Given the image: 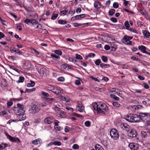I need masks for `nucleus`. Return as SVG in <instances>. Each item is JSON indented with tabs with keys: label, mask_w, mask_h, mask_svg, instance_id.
<instances>
[{
	"label": "nucleus",
	"mask_w": 150,
	"mask_h": 150,
	"mask_svg": "<svg viewBox=\"0 0 150 150\" xmlns=\"http://www.w3.org/2000/svg\"><path fill=\"white\" fill-rule=\"evenodd\" d=\"M123 10L125 11L126 12H127V13H130L131 14H134V12H132V11H129V10L127 9H126V8H124L123 9Z\"/></svg>",
	"instance_id": "0e129e2a"
},
{
	"label": "nucleus",
	"mask_w": 150,
	"mask_h": 150,
	"mask_svg": "<svg viewBox=\"0 0 150 150\" xmlns=\"http://www.w3.org/2000/svg\"><path fill=\"white\" fill-rule=\"evenodd\" d=\"M125 26L126 27V29H128L129 27V25L128 21H126L124 23Z\"/></svg>",
	"instance_id": "c03bdc74"
},
{
	"label": "nucleus",
	"mask_w": 150,
	"mask_h": 150,
	"mask_svg": "<svg viewBox=\"0 0 150 150\" xmlns=\"http://www.w3.org/2000/svg\"><path fill=\"white\" fill-rule=\"evenodd\" d=\"M59 115V116L62 118H64L66 116L65 112L63 111H60L59 112H57Z\"/></svg>",
	"instance_id": "4468645a"
},
{
	"label": "nucleus",
	"mask_w": 150,
	"mask_h": 150,
	"mask_svg": "<svg viewBox=\"0 0 150 150\" xmlns=\"http://www.w3.org/2000/svg\"><path fill=\"white\" fill-rule=\"evenodd\" d=\"M140 120L144 122L147 119H150V115L146 113L140 112L139 115Z\"/></svg>",
	"instance_id": "f03ea898"
},
{
	"label": "nucleus",
	"mask_w": 150,
	"mask_h": 150,
	"mask_svg": "<svg viewBox=\"0 0 150 150\" xmlns=\"http://www.w3.org/2000/svg\"><path fill=\"white\" fill-rule=\"evenodd\" d=\"M110 96L111 98L115 100H118L119 99V98L115 96L114 94H110Z\"/></svg>",
	"instance_id": "f704fd0d"
},
{
	"label": "nucleus",
	"mask_w": 150,
	"mask_h": 150,
	"mask_svg": "<svg viewBox=\"0 0 150 150\" xmlns=\"http://www.w3.org/2000/svg\"><path fill=\"white\" fill-rule=\"evenodd\" d=\"M13 103L11 101H8V102L7 103V107L8 108L10 107L12 105Z\"/></svg>",
	"instance_id": "4d7b16f0"
},
{
	"label": "nucleus",
	"mask_w": 150,
	"mask_h": 150,
	"mask_svg": "<svg viewBox=\"0 0 150 150\" xmlns=\"http://www.w3.org/2000/svg\"><path fill=\"white\" fill-rule=\"evenodd\" d=\"M58 16V14L57 13L53 14L51 18V19L53 20H54L56 19Z\"/></svg>",
	"instance_id": "a18cd8bd"
},
{
	"label": "nucleus",
	"mask_w": 150,
	"mask_h": 150,
	"mask_svg": "<svg viewBox=\"0 0 150 150\" xmlns=\"http://www.w3.org/2000/svg\"><path fill=\"white\" fill-rule=\"evenodd\" d=\"M142 33L144 36L146 38H149L150 36V33L148 31L143 30L142 31Z\"/></svg>",
	"instance_id": "dca6fc26"
},
{
	"label": "nucleus",
	"mask_w": 150,
	"mask_h": 150,
	"mask_svg": "<svg viewBox=\"0 0 150 150\" xmlns=\"http://www.w3.org/2000/svg\"><path fill=\"white\" fill-rule=\"evenodd\" d=\"M145 126L146 128L148 130H150V121H146V122L145 125Z\"/></svg>",
	"instance_id": "5701e85b"
},
{
	"label": "nucleus",
	"mask_w": 150,
	"mask_h": 150,
	"mask_svg": "<svg viewBox=\"0 0 150 150\" xmlns=\"http://www.w3.org/2000/svg\"><path fill=\"white\" fill-rule=\"evenodd\" d=\"M38 143H40V141L39 139H35L32 142V143L35 145H37Z\"/></svg>",
	"instance_id": "473e14b6"
},
{
	"label": "nucleus",
	"mask_w": 150,
	"mask_h": 150,
	"mask_svg": "<svg viewBox=\"0 0 150 150\" xmlns=\"http://www.w3.org/2000/svg\"><path fill=\"white\" fill-rule=\"evenodd\" d=\"M54 53L56 54H58L59 55H60L62 54V52L60 50H57L54 51Z\"/></svg>",
	"instance_id": "58836bf2"
},
{
	"label": "nucleus",
	"mask_w": 150,
	"mask_h": 150,
	"mask_svg": "<svg viewBox=\"0 0 150 150\" xmlns=\"http://www.w3.org/2000/svg\"><path fill=\"white\" fill-rule=\"evenodd\" d=\"M116 90H117L115 88H111L109 89L108 91L110 93L113 92H116V93H117V91H116Z\"/></svg>",
	"instance_id": "4c0bfd02"
},
{
	"label": "nucleus",
	"mask_w": 150,
	"mask_h": 150,
	"mask_svg": "<svg viewBox=\"0 0 150 150\" xmlns=\"http://www.w3.org/2000/svg\"><path fill=\"white\" fill-rule=\"evenodd\" d=\"M123 1L124 2V4L125 5V6H128V4H129V1L125 0H123Z\"/></svg>",
	"instance_id": "69168bd1"
},
{
	"label": "nucleus",
	"mask_w": 150,
	"mask_h": 150,
	"mask_svg": "<svg viewBox=\"0 0 150 150\" xmlns=\"http://www.w3.org/2000/svg\"><path fill=\"white\" fill-rule=\"evenodd\" d=\"M131 59H133L134 60H136L137 61H139L140 62H141L140 61V60L139 59L136 58L135 57L133 56L131 57Z\"/></svg>",
	"instance_id": "603ef678"
},
{
	"label": "nucleus",
	"mask_w": 150,
	"mask_h": 150,
	"mask_svg": "<svg viewBox=\"0 0 150 150\" xmlns=\"http://www.w3.org/2000/svg\"><path fill=\"white\" fill-rule=\"evenodd\" d=\"M64 80V78L63 77H60L57 78V80L59 81L63 82Z\"/></svg>",
	"instance_id": "09e8293b"
},
{
	"label": "nucleus",
	"mask_w": 150,
	"mask_h": 150,
	"mask_svg": "<svg viewBox=\"0 0 150 150\" xmlns=\"http://www.w3.org/2000/svg\"><path fill=\"white\" fill-rule=\"evenodd\" d=\"M46 98V99L47 101H48V102L50 103H52L51 102L53 101L54 100V99L53 98Z\"/></svg>",
	"instance_id": "6e6d98bb"
},
{
	"label": "nucleus",
	"mask_w": 150,
	"mask_h": 150,
	"mask_svg": "<svg viewBox=\"0 0 150 150\" xmlns=\"http://www.w3.org/2000/svg\"><path fill=\"white\" fill-rule=\"evenodd\" d=\"M138 48L143 53H144L146 51V47L143 45L139 46Z\"/></svg>",
	"instance_id": "aec40b11"
},
{
	"label": "nucleus",
	"mask_w": 150,
	"mask_h": 150,
	"mask_svg": "<svg viewBox=\"0 0 150 150\" xmlns=\"http://www.w3.org/2000/svg\"><path fill=\"white\" fill-rule=\"evenodd\" d=\"M128 146L132 150H137L139 148L138 144L133 142L130 143Z\"/></svg>",
	"instance_id": "0eeeda50"
},
{
	"label": "nucleus",
	"mask_w": 150,
	"mask_h": 150,
	"mask_svg": "<svg viewBox=\"0 0 150 150\" xmlns=\"http://www.w3.org/2000/svg\"><path fill=\"white\" fill-rule=\"evenodd\" d=\"M55 129L57 130L61 131L62 129H63V128L62 127H61L58 126L56 127L55 128Z\"/></svg>",
	"instance_id": "680f3d73"
},
{
	"label": "nucleus",
	"mask_w": 150,
	"mask_h": 150,
	"mask_svg": "<svg viewBox=\"0 0 150 150\" xmlns=\"http://www.w3.org/2000/svg\"><path fill=\"white\" fill-rule=\"evenodd\" d=\"M46 71L47 70L45 68H42L40 69V72L39 73L41 75L45 76L47 75Z\"/></svg>",
	"instance_id": "f8f14e48"
},
{
	"label": "nucleus",
	"mask_w": 150,
	"mask_h": 150,
	"mask_svg": "<svg viewBox=\"0 0 150 150\" xmlns=\"http://www.w3.org/2000/svg\"><path fill=\"white\" fill-rule=\"evenodd\" d=\"M6 135L7 136V138L8 139L10 140L13 142H16L18 143L20 142L19 139L17 138H14L12 137L7 132L5 133Z\"/></svg>",
	"instance_id": "423d86ee"
},
{
	"label": "nucleus",
	"mask_w": 150,
	"mask_h": 150,
	"mask_svg": "<svg viewBox=\"0 0 150 150\" xmlns=\"http://www.w3.org/2000/svg\"><path fill=\"white\" fill-rule=\"evenodd\" d=\"M79 146L77 144H74L72 146V148L74 149H78L79 148Z\"/></svg>",
	"instance_id": "5fc2aeb1"
},
{
	"label": "nucleus",
	"mask_w": 150,
	"mask_h": 150,
	"mask_svg": "<svg viewBox=\"0 0 150 150\" xmlns=\"http://www.w3.org/2000/svg\"><path fill=\"white\" fill-rule=\"evenodd\" d=\"M101 143L105 147L107 146L108 145L107 141L106 140H103L101 141Z\"/></svg>",
	"instance_id": "e433bc0d"
},
{
	"label": "nucleus",
	"mask_w": 150,
	"mask_h": 150,
	"mask_svg": "<svg viewBox=\"0 0 150 150\" xmlns=\"http://www.w3.org/2000/svg\"><path fill=\"white\" fill-rule=\"evenodd\" d=\"M16 49L13 47H11L10 48V50L11 53H13L14 52H16Z\"/></svg>",
	"instance_id": "79ce46f5"
},
{
	"label": "nucleus",
	"mask_w": 150,
	"mask_h": 150,
	"mask_svg": "<svg viewBox=\"0 0 150 150\" xmlns=\"http://www.w3.org/2000/svg\"><path fill=\"white\" fill-rule=\"evenodd\" d=\"M23 109H17L14 110L15 112L16 113L17 115H22L24 113L25 111L23 110Z\"/></svg>",
	"instance_id": "9b49d317"
},
{
	"label": "nucleus",
	"mask_w": 150,
	"mask_h": 150,
	"mask_svg": "<svg viewBox=\"0 0 150 150\" xmlns=\"http://www.w3.org/2000/svg\"><path fill=\"white\" fill-rule=\"evenodd\" d=\"M7 113L6 111L4 110V111L0 112V116H2L4 115H6Z\"/></svg>",
	"instance_id": "774afa93"
},
{
	"label": "nucleus",
	"mask_w": 150,
	"mask_h": 150,
	"mask_svg": "<svg viewBox=\"0 0 150 150\" xmlns=\"http://www.w3.org/2000/svg\"><path fill=\"white\" fill-rule=\"evenodd\" d=\"M95 148L96 150H104L102 146L99 144H96Z\"/></svg>",
	"instance_id": "2eb2a0df"
},
{
	"label": "nucleus",
	"mask_w": 150,
	"mask_h": 150,
	"mask_svg": "<svg viewBox=\"0 0 150 150\" xmlns=\"http://www.w3.org/2000/svg\"><path fill=\"white\" fill-rule=\"evenodd\" d=\"M24 80V78L22 76H20L18 81L19 82H23Z\"/></svg>",
	"instance_id": "8fccbe9b"
},
{
	"label": "nucleus",
	"mask_w": 150,
	"mask_h": 150,
	"mask_svg": "<svg viewBox=\"0 0 150 150\" xmlns=\"http://www.w3.org/2000/svg\"><path fill=\"white\" fill-rule=\"evenodd\" d=\"M30 83H27V86L28 87H32L34 86L35 85V82L33 81H30Z\"/></svg>",
	"instance_id": "412c9836"
},
{
	"label": "nucleus",
	"mask_w": 150,
	"mask_h": 150,
	"mask_svg": "<svg viewBox=\"0 0 150 150\" xmlns=\"http://www.w3.org/2000/svg\"><path fill=\"white\" fill-rule=\"evenodd\" d=\"M77 105L78 110L81 112H83L84 109V107L83 104L81 102H79L78 103Z\"/></svg>",
	"instance_id": "9d476101"
},
{
	"label": "nucleus",
	"mask_w": 150,
	"mask_h": 150,
	"mask_svg": "<svg viewBox=\"0 0 150 150\" xmlns=\"http://www.w3.org/2000/svg\"><path fill=\"white\" fill-rule=\"evenodd\" d=\"M85 125L87 127H89L90 126V122L89 121H86L85 123Z\"/></svg>",
	"instance_id": "052dcab7"
},
{
	"label": "nucleus",
	"mask_w": 150,
	"mask_h": 150,
	"mask_svg": "<svg viewBox=\"0 0 150 150\" xmlns=\"http://www.w3.org/2000/svg\"><path fill=\"white\" fill-rule=\"evenodd\" d=\"M55 94H60L61 93H63V91L61 89H56L54 92H53Z\"/></svg>",
	"instance_id": "b1692460"
},
{
	"label": "nucleus",
	"mask_w": 150,
	"mask_h": 150,
	"mask_svg": "<svg viewBox=\"0 0 150 150\" xmlns=\"http://www.w3.org/2000/svg\"><path fill=\"white\" fill-rule=\"evenodd\" d=\"M101 58L103 61L104 62H106L108 61V58L106 56H103L101 57Z\"/></svg>",
	"instance_id": "ea45409f"
},
{
	"label": "nucleus",
	"mask_w": 150,
	"mask_h": 150,
	"mask_svg": "<svg viewBox=\"0 0 150 150\" xmlns=\"http://www.w3.org/2000/svg\"><path fill=\"white\" fill-rule=\"evenodd\" d=\"M94 6L96 8H100V3L98 2H95L94 3Z\"/></svg>",
	"instance_id": "6ab92c4d"
},
{
	"label": "nucleus",
	"mask_w": 150,
	"mask_h": 150,
	"mask_svg": "<svg viewBox=\"0 0 150 150\" xmlns=\"http://www.w3.org/2000/svg\"><path fill=\"white\" fill-rule=\"evenodd\" d=\"M58 23L59 24L62 25L66 24L67 23V21L65 20L60 19L58 20Z\"/></svg>",
	"instance_id": "a878e982"
},
{
	"label": "nucleus",
	"mask_w": 150,
	"mask_h": 150,
	"mask_svg": "<svg viewBox=\"0 0 150 150\" xmlns=\"http://www.w3.org/2000/svg\"><path fill=\"white\" fill-rule=\"evenodd\" d=\"M30 112L33 114H35L38 112L40 110V106L37 102H35L31 103L30 105Z\"/></svg>",
	"instance_id": "f257e3e1"
},
{
	"label": "nucleus",
	"mask_w": 150,
	"mask_h": 150,
	"mask_svg": "<svg viewBox=\"0 0 150 150\" xmlns=\"http://www.w3.org/2000/svg\"><path fill=\"white\" fill-rule=\"evenodd\" d=\"M120 126L124 129H125L127 132H129L130 126L127 124L125 123H122L120 124Z\"/></svg>",
	"instance_id": "1a4fd4ad"
},
{
	"label": "nucleus",
	"mask_w": 150,
	"mask_h": 150,
	"mask_svg": "<svg viewBox=\"0 0 150 150\" xmlns=\"http://www.w3.org/2000/svg\"><path fill=\"white\" fill-rule=\"evenodd\" d=\"M51 56L57 59H59L60 58L59 56L57 55L56 54H51Z\"/></svg>",
	"instance_id": "864d4df0"
},
{
	"label": "nucleus",
	"mask_w": 150,
	"mask_h": 150,
	"mask_svg": "<svg viewBox=\"0 0 150 150\" xmlns=\"http://www.w3.org/2000/svg\"><path fill=\"white\" fill-rule=\"evenodd\" d=\"M76 57L75 58L77 59H82L83 58L80 55L76 54Z\"/></svg>",
	"instance_id": "3c124183"
},
{
	"label": "nucleus",
	"mask_w": 150,
	"mask_h": 150,
	"mask_svg": "<svg viewBox=\"0 0 150 150\" xmlns=\"http://www.w3.org/2000/svg\"><path fill=\"white\" fill-rule=\"evenodd\" d=\"M85 17V14H82L80 15L76 16V17L77 18V20L81 19L82 18H83Z\"/></svg>",
	"instance_id": "7c9ffc66"
},
{
	"label": "nucleus",
	"mask_w": 150,
	"mask_h": 150,
	"mask_svg": "<svg viewBox=\"0 0 150 150\" xmlns=\"http://www.w3.org/2000/svg\"><path fill=\"white\" fill-rule=\"evenodd\" d=\"M110 20H111V21L114 23H116L117 21V19L115 18H110Z\"/></svg>",
	"instance_id": "e2e57ef3"
},
{
	"label": "nucleus",
	"mask_w": 150,
	"mask_h": 150,
	"mask_svg": "<svg viewBox=\"0 0 150 150\" xmlns=\"http://www.w3.org/2000/svg\"><path fill=\"white\" fill-rule=\"evenodd\" d=\"M113 7L115 8H118L119 7L118 4L117 2H114L113 4Z\"/></svg>",
	"instance_id": "bf43d9fd"
},
{
	"label": "nucleus",
	"mask_w": 150,
	"mask_h": 150,
	"mask_svg": "<svg viewBox=\"0 0 150 150\" xmlns=\"http://www.w3.org/2000/svg\"><path fill=\"white\" fill-rule=\"evenodd\" d=\"M92 106L93 109L97 111L98 113H100L99 112H98V111H99V107L98 108V105L96 103L93 104Z\"/></svg>",
	"instance_id": "f3484780"
},
{
	"label": "nucleus",
	"mask_w": 150,
	"mask_h": 150,
	"mask_svg": "<svg viewBox=\"0 0 150 150\" xmlns=\"http://www.w3.org/2000/svg\"><path fill=\"white\" fill-rule=\"evenodd\" d=\"M17 107H15V109H23L24 106L23 105H21L19 103H18L17 104Z\"/></svg>",
	"instance_id": "2f4dec72"
},
{
	"label": "nucleus",
	"mask_w": 150,
	"mask_h": 150,
	"mask_svg": "<svg viewBox=\"0 0 150 150\" xmlns=\"http://www.w3.org/2000/svg\"><path fill=\"white\" fill-rule=\"evenodd\" d=\"M113 106L115 107H119L120 106V104L117 102H113L112 103Z\"/></svg>",
	"instance_id": "49530a36"
},
{
	"label": "nucleus",
	"mask_w": 150,
	"mask_h": 150,
	"mask_svg": "<svg viewBox=\"0 0 150 150\" xmlns=\"http://www.w3.org/2000/svg\"><path fill=\"white\" fill-rule=\"evenodd\" d=\"M45 122L48 124H50L52 123V121L50 120V118L49 117H47L45 120Z\"/></svg>",
	"instance_id": "c756f323"
},
{
	"label": "nucleus",
	"mask_w": 150,
	"mask_h": 150,
	"mask_svg": "<svg viewBox=\"0 0 150 150\" xmlns=\"http://www.w3.org/2000/svg\"><path fill=\"white\" fill-rule=\"evenodd\" d=\"M126 138V136L124 134H122L120 136V138L121 140L122 141H125V140Z\"/></svg>",
	"instance_id": "a19ab883"
},
{
	"label": "nucleus",
	"mask_w": 150,
	"mask_h": 150,
	"mask_svg": "<svg viewBox=\"0 0 150 150\" xmlns=\"http://www.w3.org/2000/svg\"><path fill=\"white\" fill-rule=\"evenodd\" d=\"M111 50L112 51H115L116 49V46L112 45H111Z\"/></svg>",
	"instance_id": "338daca9"
},
{
	"label": "nucleus",
	"mask_w": 150,
	"mask_h": 150,
	"mask_svg": "<svg viewBox=\"0 0 150 150\" xmlns=\"http://www.w3.org/2000/svg\"><path fill=\"white\" fill-rule=\"evenodd\" d=\"M100 66L102 67H105V68H109L110 66L109 64H105L104 63L101 64H100Z\"/></svg>",
	"instance_id": "c9c22d12"
},
{
	"label": "nucleus",
	"mask_w": 150,
	"mask_h": 150,
	"mask_svg": "<svg viewBox=\"0 0 150 150\" xmlns=\"http://www.w3.org/2000/svg\"><path fill=\"white\" fill-rule=\"evenodd\" d=\"M36 90L35 88H33L31 89H26L25 92V93L27 92L28 93H31L32 92Z\"/></svg>",
	"instance_id": "cd10ccee"
},
{
	"label": "nucleus",
	"mask_w": 150,
	"mask_h": 150,
	"mask_svg": "<svg viewBox=\"0 0 150 150\" xmlns=\"http://www.w3.org/2000/svg\"><path fill=\"white\" fill-rule=\"evenodd\" d=\"M110 134L111 137L115 140H117L119 138L118 132L115 129H111L110 131Z\"/></svg>",
	"instance_id": "39448f33"
},
{
	"label": "nucleus",
	"mask_w": 150,
	"mask_h": 150,
	"mask_svg": "<svg viewBox=\"0 0 150 150\" xmlns=\"http://www.w3.org/2000/svg\"><path fill=\"white\" fill-rule=\"evenodd\" d=\"M95 56V54L94 53H90L88 54L86 57L85 59H87L88 57H94Z\"/></svg>",
	"instance_id": "c85d7f7f"
},
{
	"label": "nucleus",
	"mask_w": 150,
	"mask_h": 150,
	"mask_svg": "<svg viewBox=\"0 0 150 150\" xmlns=\"http://www.w3.org/2000/svg\"><path fill=\"white\" fill-rule=\"evenodd\" d=\"M134 122H136L140 120L139 115H138L136 114H134Z\"/></svg>",
	"instance_id": "4be33fe9"
},
{
	"label": "nucleus",
	"mask_w": 150,
	"mask_h": 150,
	"mask_svg": "<svg viewBox=\"0 0 150 150\" xmlns=\"http://www.w3.org/2000/svg\"><path fill=\"white\" fill-rule=\"evenodd\" d=\"M141 136L142 138H145L147 136V134L145 131H142L141 132Z\"/></svg>",
	"instance_id": "393cba45"
},
{
	"label": "nucleus",
	"mask_w": 150,
	"mask_h": 150,
	"mask_svg": "<svg viewBox=\"0 0 150 150\" xmlns=\"http://www.w3.org/2000/svg\"><path fill=\"white\" fill-rule=\"evenodd\" d=\"M69 61L73 62H76V59L73 57H70L69 58Z\"/></svg>",
	"instance_id": "de8ad7c7"
},
{
	"label": "nucleus",
	"mask_w": 150,
	"mask_h": 150,
	"mask_svg": "<svg viewBox=\"0 0 150 150\" xmlns=\"http://www.w3.org/2000/svg\"><path fill=\"white\" fill-rule=\"evenodd\" d=\"M134 115H131L128 116L126 120L130 122H134Z\"/></svg>",
	"instance_id": "ddd939ff"
},
{
	"label": "nucleus",
	"mask_w": 150,
	"mask_h": 150,
	"mask_svg": "<svg viewBox=\"0 0 150 150\" xmlns=\"http://www.w3.org/2000/svg\"><path fill=\"white\" fill-rule=\"evenodd\" d=\"M132 37H130L127 35H125L124 36L122 42L125 44L131 45H132V42L130 40L132 39Z\"/></svg>",
	"instance_id": "7ed1b4c3"
},
{
	"label": "nucleus",
	"mask_w": 150,
	"mask_h": 150,
	"mask_svg": "<svg viewBox=\"0 0 150 150\" xmlns=\"http://www.w3.org/2000/svg\"><path fill=\"white\" fill-rule=\"evenodd\" d=\"M101 63V60L100 59L97 60L95 62V64L97 65H99Z\"/></svg>",
	"instance_id": "13d9d810"
},
{
	"label": "nucleus",
	"mask_w": 150,
	"mask_h": 150,
	"mask_svg": "<svg viewBox=\"0 0 150 150\" xmlns=\"http://www.w3.org/2000/svg\"><path fill=\"white\" fill-rule=\"evenodd\" d=\"M18 118L20 121H22L24 120L25 119L26 116L25 115L24 113L22 115H18Z\"/></svg>",
	"instance_id": "a211bd4d"
},
{
	"label": "nucleus",
	"mask_w": 150,
	"mask_h": 150,
	"mask_svg": "<svg viewBox=\"0 0 150 150\" xmlns=\"http://www.w3.org/2000/svg\"><path fill=\"white\" fill-rule=\"evenodd\" d=\"M137 135V131L136 130L132 129L128 133V136L130 137H134Z\"/></svg>",
	"instance_id": "6e6552de"
},
{
	"label": "nucleus",
	"mask_w": 150,
	"mask_h": 150,
	"mask_svg": "<svg viewBox=\"0 0 150 150\" xmlns=\"http://www.w3.org/2000/svg\"><path fill=\"white\" fill-rule=\"evenodd\" d=\"M54 145L55 146H59L61 145V143L59 141H55L54 142Z\"/></svg>",
	"instance_id": "37998d69"
},
{
	"label": "nucleus",
	"mask_w": 150,
	"mask_h": 150,
	"mask_svg": "<svg viewBox=\"0 0 150 150\" xmlns=\"http://www.w3.org/2000/svg\"><path fill=\"white\" fill-rule=\"evenodd\" d=\"M30 23L33 24H36L38 23V21L33 19H31Z\"/></svg>",
	"instance_id": "72a5a7b5"
},
{
	"label": "nucleus",
	"mask_w": 150,
	"mask_h": 150,
	"mask_svg": "<svg viewBox=\"0 0 150 150\" xmlns=\"http://www.w3.org/2000/svg\"><path fill=\"white\" fill-rule=\"evenodd\" d=\"M115 11L114 9H111L109 10V15L112 16L115 13Z\"/></svg>",
	"instance_id": "bb28decb"
},
{
	"label": "nucleus",
	"mask_w": 150,
	"mask_h": 150,
	"mask_svg": "<svg viewBox=\"0 0 150 150\" xmlns=\"http://www.w3.org/2000/svg\"><path fill=\"white\" fill-rule=\"evenodd\" d=\"M103 110H104L106 112H107L108 110V107L104 103H101L100 104L98 112H99V113H102L103 115H105V112Z\"/></svg>",
	"instance_id": "20e7f679"
}]
</instances>
